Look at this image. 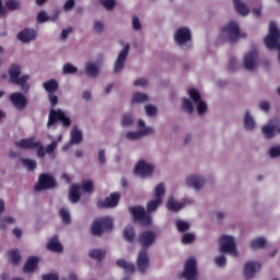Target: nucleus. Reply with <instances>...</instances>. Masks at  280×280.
<instances>
[{
    "instance_id": "obj_18",
    "label": "nucleus",
    "mask_w": 280,
    "mask_h": 280,
    "mask_svg": "<svg viewBox=\"0 0 280 280\" xmlns=\"http://www.w3.org/2000/svg\"><path fill=\"white\" fill-rule=\"evenodd\" d=\"M259 52L257 50H252L244 57V67L247 71H253L257 67V57Z\"/></svg>"
},
{
    "instance_id": "obj_17",
    "label": "nucleus",
    "mask_w": 280,
    "mask_h": 280,
    "mask_svg": "<svg viewBox=\"0 0 280 280\" xmlns=\"http://www.w3.org/2000/svg\"><path fill=\"white\" fill-rule=\"evenodd\" d=\"M138 242L142 248H150L156 242V234L152 231H144L139 235Z\"/></svg>"
},
{
    "instance_id": "obj_33",
    "label": "nucleus",
    "mask_w": 280,
    "mask_h": 280,
    "mask_svg": "<svg viewBox=\"0 0 280 280\" xmlns=\"http://www.w3.org/2000/svg\"><path fill=\"white\" fill-rule=\"evenodd\" d=\"M85 71L90 78H97V74L100 73L97 66L93 62H88L85 65Z\"/></svg>"
},
{
    "instance_id": "obj_47",
    "label": "nucleus",
    "mask_w": 280,
    "mask_h": 280,
    "mask_svg": "<svg viewBox=\"0 0 280 280\" xmlns=\"http://www.w3.org/2000/svg\"><path fill=\"white\" fill-rule=\"evenodd\" d=\"M100 3L103 4L105 10H114L116 5L115 0H100Z\"/></svg>"
},
{
    "instance_id": "obj_45",
    "label": "nucleus",
    "mask_w": 280,
    "mask_h": 280,
    "mask_svg": "<svg viewBox=\"0 0 280 280\" xmlns=\"http://www.w3.org/2000/svg\"><path fill=\"white\" fill-rule=\"evenodd\" d=\"M35 148L37 150V156L39 159H45V154H47V151H45V147H43V143L40 141H36Z\"/></svg>"
},
{
    "instance_id": "obj_50",
    "label": "nucleus",
    "mask_w": 280,
    "mask_h": 280,
    "mask_svg": "<svg viewBox=\"0 0 280 280\" xmlns=\"http://www.w3.org/2000/svg\"><path fill=\"white\" fill-rule=\"evenodd\" d=\"M132 121H133L132 116L130 114H125L122 116L121 126L124 127L130 126Z\"/></svg>"
},
{
    "instance_id": "obj_34",
    "label": "nucleus",
    "mask_w": 280,
    "mask_h": 280,
    "mask_svg": "<svg viewBox=\"0 0 280 280\" xmlns=\"http://www.w3.org/2000/svg\"><path fill=\"white\" fill-rule=\"evenodd\" d=\"M82 142V131L78 129V127H74L71 131V143H74L78 145Z\"/></svg>"
},
{
    "instance_id": "obj_42",
    "label": "nucleus",
    "mask_w": 280,
    "mask_h": 280,
    "mask_svg": "<svg viewBox=\"0 0 280 280\" xmlns=\"http://www.w3.org/2000/svg\"><path fill=\"white\" fill-rule=\"evenodd\" d=\"M93 189H95V187L93 186V182H91V180H83L82 182V190L85 194H93Z\"/></svg>"
},
{
    "instance_id": "obj_21",
    "label": "nucleus",
    "mask_w": 280,
    "mask_h": 280,
    "mask_svg": "<svg viewBox=\"0 0 280 280\" xmlns=\"http://www.w3.org/2000/svg\"><path fill=\"white\" fill-rule=\"evenodd\" d=\"M36 145L38 144L36 143L34 137L24 138L15 142V147L21 148L22 150H36Z\"/></svg>"
},
{
    "instance_id": "obj_32",
    "label": "nucleus",
    "mask_w": 280,
    "mask_h": 280,
    "mask_svg": "<svg viewBox=\"0 0 280 280\" xmlns=\"http://www.w3.org/2000/svg\"><path fill=\"white\" fill-rule=\"evenodd\" d=\"M9 259L13 266H19L21 264V253L19 249H11L9 252Z\"/></svg>"
},
{
    "instance_id": "obj_46",
    "label": "nucleus",
    "mask_w": 280,
    "mask_h": 280,
    "mask_svg": "<svg viewBox=\"0 0 280 280\" xmlns=\"http://www.w3.org/2000/svg\"><path fill=\"white\" fill-rule=\"evenodd\" d=\"M62 71L66 75L69 73H78V68L71 63H66L62 68Z\"/></svg>"
},
{
    "instance_id": "obj_23",
    "label": "nucleus",
    "mask_w": 280,
    "mask_h": 280,
    "mask_svg": "<svg viewBox=\"0 0 280 280\" xmlns=\"http://www.w3.org/2000/svg\"><path fill=\"white\" fill-rule=\"evenodd\" d=\"M154 132V129L152 128H144V130L140 131H129L126 133V139H129V141H137V139H141V137H145V135H152Z\"/></svg>"
},
{
    "instance_id": "obj_62",
    "label": "nucleus",
    "mask_w": 280,
    "mask_h": 280,
    "mask_svg": "<svg viewBox=\"0 0 280 280\" xmlns=\"http://www.w3.org/2000/svg\"><path fill=\"white\" fill-rule=\"evenodd\" d=\"M136 86H148V80L145 79H139L133 82Z\"/></svg>"
},
{
    "instance_id": "obj_11",
    "label": "nucleus",
    "mask_w": 280,
    "mask_h": 280,
    "mask_svg": "<svg viewBox=\"0 0 280 280\" xmlns=\"http://www.w3.org/2000/svg\"><path fill=\"white\" fill-rule=\"evenodd\" d=\"M188 95L190 100H192L194 104L197 105L198 115H205L207 113V103H205L200 97V92L196 89H190L188 91Z\"/></svg>"
},
{
    "instance_id": "obj_28",
    "label": "nucleus",
    "mask_w": 280,
    "mask_h": 280,
    "mask_svg": "<svg viewBox=\"0 0 280 280\" xmlns=\"http://www.w3.org/2000/svg\"><path fill=\"white\" fill-rule=\"evenodd\" d=\"M183 207H185V203H180L178 201H176V199H174V197H170L167 202H166V208L168 209V211H180V209H183Z\"/></svg>"
},
{
    "instance_id": "obj_48",
    "label": "nucleus",
    "mask_w": 280,
    "mask_h": 280,
    "mask_svg": "<svg viewBox=\"0 0 280 280\" xmlns=\"http://www.w3.org/2000/svg\"><path fill=\"white\" fill-rule=\"evenodd\" d=\"M196 240V236L191 233H186L182 237V244H191Z\"/></svg>"
},
{
    "instance_id": "obj_55",
    "label": "nucleus",
    "mask_w": 280,
    "mask_h": 280,
    "mask_svg": "<svg viewBox=\"0 0 280 280\" xmlns=\"http://www.w3.org/2000/svg\"><path fill=\"white\" fill-rule=\"evenodd\" d=\"M56 148H58V142L52 141L50 144L46 147V154H54Z\"/></svg>"
},
{
    "instance_id": "obj_6",
    "label": "nucleus",
    "mask_w": 280,
    "mask_h": 280,
    "mask_svg": "<svg viewBox=\"0 0 280 280\" xmlns=\"http://www.w3.org/2000/svg\"><path fill=\"white\" fill-rule=\"evenodd\" d=\"M222 34H228L230 38V43H235L240 40V38H246L245 33H240V25L237 22L230 21L224 27L221 28Z\"/></svg>"
},
{
    "instance_id": "obj_54",
    "label": "nucleus",
    "mask_w": 280,
    "mask_h": 280,
    "mask_svg": "<svg viewBox=\"0 0 280 280\" xmlns=\"http://www.w3.org/2000/svg\"><path fill=\"white\" fill-rule=\"evenodd\" d=\"M269 156H271V159H277V156H280V147H272L269 150Z\"/></svg>"
},
{
    "instance_id": "obj_60",
    "label": "nucleus",
    "mask_w": 280,
    "mask_h": 280,
    "mask_svg": "<svg viewBox=\"0 0 280 280\" xmlns=\"http://www.w3.org/2000/svg\"><path fill=\"white\" fill-rule=\"evenodd\" d=\"M259 107L264 113H268L270 110V103L262 101L260 102Z\"/></svg>"
},
{
    "instance_id": "obj_52",
    "label": "nucleus",
    "mask_w": 280,
    "mask_h": 280,
    "mask_svg": "<svg viewBox=\"0 0 280 280\" xmlns=\"http://www.w3.org/2000/svg\"><path fill=\"white\" fill-rule=\"evenodd\" d=\"M46 21H49V16L47 15V13L45 11H40L37 14V22L38 23H46Z\"/></svg>"
},
{
    "instance_id": "obj_13",
    "label": "nucleus",
    "mask_w": 280,
    "mask_h": 280,
    "mask_svg": "<svg viewBox=\"0 0 280 280\" xmlns=\"http://www.w3.org/2000/svg\"><path fill=\"white\" fill-rule=\"evenodd\" d=\"M137 266L141 275H145V270L150 268V257H148V249H141L138 254Z\"/></svg>"
},
{
    "instance_id": "obj_8",
    "label": "nucleus",
    "mask_w": 280,
    "mask_h": 280,
    "mask_svg": "<svg viewBox=\"0 0 280 280\" xmlns=\"http://www.w3.org/2000/svg\"><path fill=\"white\" fill-rule=\"evenodd\" d=\"M261 132L266 139H272L275 135H280V121L277 118L270 119L267 125L261 128Z\"/></svg>"
},
{
    "instance_id": "obj_40",
    "label": "nucleus",
    "mask_w": 280,
    "mask_h": 280,
    "mask_svg": "<svg viewBox=\"0 0 280 280\" xmlns=\"http://www.w3.org/2000/svg\"><path fill=\"white\" fill-rule=\"evenodd\" d=\"M59 215L63 224H71V214H69V210L61 208L59 211Z\"/></svg>"
},
{
    "instance_id": "obj_24",
    "label": "nucleus",
    "mask_w": 280,
    "mask_h": 280,
    "mask_svg": "<svg viewBox=\"0 0 280 280\" xmlns=\"http://www.w3.org/2000/svg\"><path fill=\"white\" fill-rule=\"evenodd\" d=\"M36 268H38V258L32 256L26 260L23 270L24 272L27 273V272H34Z\"/></svg>"
},
{
    "instance_id": "obj_41",
    "label": "nucleus",
    "mask_w": 280,
    "mask_h": 280,
    "mask_svg": "<svg viewBox=\"0 0 280 280\" xmlns=\"http://www.w3.org/2000/svg\"><path fill=\"white\" fill-rule=\"evenodd\" d=\"M5 8L11 11L19 10L21 2L19 0H7Z\"/></svg>"
},
{
    "instance_id": "obj_19",
    "label": "nucleus",
    "mask_w": 280,
    "mask_h": 280,
    "mask_svg": "<svg viewBox=\"0 0 280 280\" xmlns=\"http://www.w3.org/2000/svg\"><path fill=\"white\" fill-rule=\"evenodd\" d=\"M261 268V264L255 261H248L244 266L245 279H253L255 272Z\"/></svg>"
},
{
    "instance_id": "obj_26",
    "label": "nucleus",
    "mask_w": 280,
    "mask_h": 280,
    "mask_svg": "<svg viewBox=\"0 0 280 280\" xmlns=\"http://www.w3.org/2000/svg\"><path fill=\"white\" fill-rule=\"evenodd\" d=\"M116 266H118V268H122V270L128 275H132V272H135V264L128 262L125 259H118L116 261Z\"/></svg>"
},
{
    "instance_id": "obj_39",
    "label": "nucleus",
    "mask_w": 280,
    "mask_h": 280,
    "mask_svg": "<svg viewBox=\"0 0 280 280\" xmlns=\"http://www.w3.org/2000/svg\"><path fill=\"white\" fill-rule=\"evenodd\" d=\"M21 163L28 172H34L36 170V161L30 159H22Z\"/></svg>"
},
{
    "instance_id": "obj_44",
    "label": "nucleus",
    "mask_w": 280,
    "mask_h": 280,
    "mask_svg": "<svg viewBox=\"0 0 280 280\" xmlns=\"http://www.w3.org/2000/svg\"><path fill=\"white\" fill-rule=\"evenodd\" d=\"M183 108L186 113H194V104H191V101H189V98H183Z\"/></svg>"
},
{
    "instance_id": "obj_56",
    "label": "nucleus",
    "mask_w": 280,
    "mask_h": 280,
    "mask_svg": "<svg viewBox=\"0 0 280 280\" xmlns=\"http://www.w3.org/2000/svg\"><path fill=\"white\" fill-rule=\"evenodd\" d=\"M73 8H75V0H68L65 4H63V10L66 12H69V10H73Z\"/></svg>"
},
{
    "instance_id": "obj_22",
    "label": "nucleus",
    "mask_w": 280,
    "mask_h": 280,
    "mask_svg": "<svg viewBox=\"0 0 280 280\" xmlns=\"http://www.w3.org/2000/svg\"><path fill=\"white\" fill-rule=\"evenodd\" d=\"M18 38L21 40V43H31V40L36 39V31L32 28H25L18 34Z\"/></svg>"
},
{
    "instance_id": "obj_15",
    "label": "nucleus",
    "mask_w": 280,
    "mask_h": 280,
    "mask_svg": "<svg viewBox=\"0 0 280 280\" xmlns=\"http://www.w3.org/2000/svg\"><path fill=\"white\" fill-rule=\"evenodd\" d=\"M130 51V45L127 44L124 46L122 50L119 52L115 66H114V72L119 73V71L124 70L126 59L128 58V54Z\"/></svg>"
},
{
    "instance_id": "obj_2",
    "label": "nucleus",
    "mask_w": 280,
    "mask_h": 280,
    "mask_svg": "<svg viewBox=\"0 0 280 280\" xmlns=\"http://www.w3.org/2000/svg\"><path fill=\"white\" fill-rule=\"evenodd\" d=\"M9 75L11 84H15L16 86H21V90L27 93L30 91V84H27V80H30V75L24 74L21 75V66L11 65L9 68Z\"/></svg>"
},
{
    "instance_id": "obj_43",
    "label": "nucleus",
    "mask_w": 280,
    "mask_h": 280,
    "mask_svg": "<svg viewBox=\"0 0 280 280\" xmlns=\"http://www.w3.org/2000/svg\"><path fill=\"white\" fill-rule=\"evenodd\" d=\"M176 226L179 233H185V231H189V224L187 223V221L177 220Z\"/></svg>"
},
{
    "instance_id": "obj_31",
    "label": "nucleus",
    "mask_w": 280,
    "mask_h": 280,
    "mask_svg": "<svg viewBox=\"0 0 280 280\" xmlns=\"http://www.w3.org/2000/svg\"><path fill=\"white\" fill-rule=\"evenodd\" d=\"M89 257L91 259H95L96 261H102L104 257H106V250L104 249H92L89 253Z\"/></svg>"
},
{
    "instance_id": "obj_3",
    "label": "nucleus",
    "mask_w": 280,
    "mask_h": 280,
    "mask_svg": "<svg viewBox=\"0 0 280 280\" xmlns=\"http://www.w3.org/2000/svg\"><path fill=\"white\" fill-rule=\"evenodd\" d=\"M108 231H113V219L108 217L96 219L91 226L92 235L100 236Z\"/></svg>"
},
{
    "instance_id": "obj_58",
    "label": "nucleus",
    "mask_w": 280,
    "mask_h": 280,
    "mask_svg": "<svg viewBox=\"0 0 280 280\" xmlns=\"http://www.w3.org/2000/svg\"><path fill=\"white\" fill-rule=\"evenodd\" d=\"M98 161L101 165H104V163H106V151H104V149H101L98 152Z\"/></svg>"
},
{
    "instance_id": "obj_35",
    "label": "nucleus",
    "mask_w": 280,
    "mask_h": 280,
    "mask_svg": "<svg viewBox=\"0 0 280 280\" xmlns=\"http://www.w3.org/2000/svg\"><path fill=\"white\" fill-rule=\"evenodd\" d=\"M244 126L246 130H255V119L252 118L250 113L246 112L244 116Z\"/></svg>"
},
{
    "instance_id": "obj_5",
    "label": "nucleus",
    "mask_w": 280,
    "mask_h": 280,
    "mask_svg": "<svg viewBox=\"0 0 280 280\" xmlns=\"http://www.w3.org/2000/svg\"><path fill=\"white\" fill-rule=\"evenodd\" d=\"M179 279L198 280L197 260L195 257H190L186 260Z\"/></svg>"
},
{
    "instance_id": "obj_16",
    "label": "nucleus",
    "mask_w": 280,
    "mask_h": 280,
    "mask_svg": "<svg viewBox=\"0 0 280 280\" xmlns=\"http://www.w3.org/2000/svg\"><path fill=\"white\" fill-rule=\"evenodd\" d=\"M136 176H151L154 172V165L145 163V161L140 160L135 166Z\"/></svg>"
},
{
    "instance_id": "obj_20",
    "label": "nucleus",
    "mask_w": 280,
    "mask_h": 280,
    "mask_svg": "<svg viewBox=\"0 0 280 280\" xmlns=\"http://www.w3.org/2000/svg\"><path fill=\"white\" fill-rule=\"evenodd\" d=\"M186 183L188 187H192V189H202V185H205V177L200 175H191L187 177Z\"/></svg>"
},
{
    "instance_id": "obj_37",
    "label": "nucleus",
    "mask_w": 280,
    "mask_h": 280,
    "mask_svg": "<svg viewBox=\"0 0 280 280\" xmlns=\"http://www.w3.org/2000/svg\"><path fill=\"white\" fill-rule=\"evenodd\" d=\"M266 244H267L266 238L258 237V238L252 241L250 248L253 250H257V248H266Z\"/></svg>"
},
{
    "instance_id": "obj_14",
    "label": "nucleus",
    "mask_w": 280,
    "mask_h": 280,
    "mask_svg": "<svg viewBox=\"0 0 280 280\" xmlns=\"http://www.w3.org/2000/svg\"><path fill=\"white\" fill-rule=\"evenodd\" d=\"M120 198L121 195H119V192H113L109 195V197H106L104 201H98L97 206L101 209H115V207L119 205Z\"/></svg>"
},
{
    "instance_id": "obj_30",
    "label": "nucleus",
    "mask_w": 280,
    "mask_h": 280,
    "mask_svg": "<svg viewBox=\"0 0 280 280\" xmlns=\"http://www.w3.org/2000/svg\"><path fill=\"white\" fill-rule=\"evenodd\" d=\"M69 200L72 203L80 202V186H72L69 192Z\"/></svg>"
},
{
    "instance_id": "obj_7",
    "label": "nucleus",
    "mask_w": 280,
    "mask_h": 280,
    "mask_svg": "<svg viewBox=\"0 0 280 280\" xmlns=\"http://www.w3.org/2000/svg\"><path fill=\"white\" fill-rule=\"evenodd\" d=\"M220 250L222 253H229L233 257H237V245H235V238L229 235H222L219 238Z\"/></svg>"
},
{
    "instance_id": "obj_49",
    "label": "nucleus",
    "mask_w": 280,
    "mask_h": 280,
    "mask_svg": "<svg viewBox=\"0 0 280 280\" xmlns=\"http://www.w3.org/2000/svg\"><path fill=\"white\" fill-rule=\"evenodd\" d=\"M144 108L148 117H156L158 109L155 106L147 105Z\"/></svg>"
},
{
    "instance_id": "obj_38",
    "label": "nucleus",
    "mask_w": 280,
    "mask_h": 280,
    "mask_svg": "<svg viewBox=\"0 0 280 280\" xmlns=\"http://www.w3.org/2000/svg\"><path fill=\"white\" fill-rule=\"evenodd\" d=\"M124 237L127 242H135V228L126 226L124 229Z\"/></svg>"
},
{
    "instance_id": "obj_1",
    "label": "nucleus",
    "mask_w": 280,
    "mask_h": 280,
    "mask_svg": "<svg viewBox=\"0 0 280 280\" xmlns=\"http://www.w3.org/2000/svg\"><path fill=\"white\" fill-rule=\"evenodd\" d=\"M163 196H165V185L161 183L155 187V199L147 203V211L141 206L130 207L129 213H131L133 222H139L142 226H150L152 224V212L163 205Z\"/></svg>"
},
{
    "instance_id": "obj_12",
    "label": "nucleus",
    "mask_w": 280,
    "mask_h": 280,
    "mask_svg": "<svg viewBox=\"0 0 280 280\" xmlns=\"http://www.w3.org/2000/svg\"><path fill=\"white\" fill-rule=\"evenodd\" d=\"M174 40L176 45L182 47V45H185V43H189V40H191V31H189L188 27H179L175 32Z\"/></svg>"
},
{
    "instance_id": "obj_9",
    "label": "nucleus",
    "mask_w": 280,
    "mask_h": 280,
    "mask_svg": "<svg viewBox=\"0 0 280 280\" xmlns=\"http://www.w3.org/2000/svg\"><path fill=\"white\" fill-rule=\"evenodd\" d=\"M56 187V179L48 174H42L38 183L35 186V191H43V189H54Z\"/></svg>"
},
{
    "instance_id": "obj_61",
    "label": "nucleus",
    "mask_w": 280,
    "mask_h": 280,
    "mask_svg": "<svg viewBox=\"0 0 280 280\" xmlns=\"http://www.w3.org/2000/svg\"><path fill=\"white\" fill-rule=\"evenodd\" d=\"M71 32H73V28H71V27L63 28L61 32V39L66 40V38L69 36V34H71Z\"/></svg>"
},
{
    "instance_id": "obj_10",
    "label": "nucleus",
    "mask_w": 280,
    "mask_h": 280,
    "mask_svg": "<svg viewBox=\"0 0 280 280\" xmlns=\"http://www.w3.org/2000/svg\"><path fill=\"white\" fill-rule=\"evenodd\" d=\"M9 100L16 110H25V108H27V97L23 93H12Z\"/></svg>"
},
{
    "instance_id": "obj_36",
    "label": "nucleus",
    "mask_w": 280,
    "mask_h": 280,
    "mask_svg": "<svg viewBox=\"0 0 280 280\" xmlns=\"http://www.w3.org/2000/svg\"><path fill=\"white\" fill-rule=\"evenodd\" d=\"M149 97L143 93H133L131 98V104H143V102H148Z\"/></svg>"
},
{
    "instance_id": "obj_4",
    "label": "nucleus",
    "mask_w": 280,
    "mask_h": 280,
    "mask_svg": "<svg viewBox=\"0 0 280 280\" xmlns=\"http://www.w3.org/2000/svg\"><path fill=\"white\" fill-rule=\"evenodd\" d=\"M60 121L65 128H69L71 126V118L67 117L62 109H50L48 115L47 128H51V126H56V122Z\"/></svg>"
},
{
    "instance_id": "obj_63",
    "label": "nucleus",
    "mask_w": 280,
    "mask_h": 280,
    "mask_svg": "<svg viewBox=\"0 0 280 280\" xmlns=\"http://www.w3.org/2000/svg\"><path fill=\"white\" fill-rule=\"evenodd\" d=\"M43 280H59L58 275L48 273L43 276Z\"/></svg>"
},
{
    "instance_id": "obj_59",
    "label": "nucleus",
    "mask_w": 280,
    "mask_h": 280,
    "mask_svg": "<svg viewBox=\"0 0 280 280\" xmlns=\"http://www.w3.org/2000/svg\"><path fill=\"white\" fill-rule=\"evenodd\" d=\"M48 100L51 106H56L58 104V96L54 93L48 94Z\"/></svg>"
},
{
    "instance_id": "obj_25",
    "label": "nucleus",
    "mask_w": 280,
    "mask_h": 280,
    "mask_svg": "<svg viewBox=\"0 0 280 280\" xmlns=\"http://www.w3.org/2000/svg\"><path fill=\"white\" fill-rule=\"evenodd\" d=\"M48 250H51L52 253H62V244L58 241V237L54 236L49 240L47 244Z\"/></svg>"
},
{
    "instance_id": "obj_27",
    "label": "nucleus",
    "mask_w": 280,
    "mask_h": 280,
    "mask_svg": "<svg viewBox=\"0 0 280 280\" xmlns=\"http://www.w3.org/2000/svg\"><path fill=\"white\" fill-rule=\"evenodd\" d=\"M233 3L237 14H240L241 16H247V14L250 12L248 10V7L244 4V2L240 0H233Z\"/></svg>"
},
{
    "instance_id": "obj_29",
    "label": "nucleus",
    "mask_w": 280,
    "mask_h": 280,
    "mask_svg": "<svg viewBox=\"0 0 280 280\" xmlns=\"http://www.w3.org/2000/svg\"><path fill=\"white\" fill-rule=\"evenodd\" d=\"M43 86L45 91L48 92V95L51 93H56V91H58V81L51 79L49 81L44 82Z\"/></svg>"
},
{
    "instance_id": "obj_57",
    "label": "nucleus",
    "mask_w": 280,
    "mask_h": 280,
    "mask_svg": "<svg viewBox=\"0 0 280 280\" xmlns=\"http://www.w3.org/2000/svg\"><path fill=\"white\" fill-rule=\"evenodd\" d=\"M132 28L138 32V30H141V22L139 21V18L135 15L132 18Z\"/></svg>"
},
{
    "instance_id": "obj_51",
    "label": "nucleus",
    "mask_w": 280,
    "mask_h": 280,
    "mask_svg": "<svg viewBox=\"0 0 280 280\" xmlns=\"http://www.w3.org/2000/svg\"><path fill=\"white\" fill-rule=\"evenodd\" d=\"M217 266L222 268L223 266H226V256L225 255H220L214 259Z\"/></svg>"
},
{
    "instance_id": "obj_53",
    "label": "nucleus",
    "mask_w": 280,
    "mask_h": 280,
    "mask_svg": "<svg viewBox=\"0 0 280 280\" xmlns=\"http://www.w3.org/2000/svg\"><path fill=\"white\" fill-rule=\"evenodd\" d=\"M94 32H96V34H102V32H104V23L94 21Z\"/></svg>"
},
{
    "instance_id": "obj_64",
    "label": "nucleus",
    "mask_w": 280,
    "mask_h": 280,
    "mask_svg": "<svg viewBox=\"0 0 280 280\" xmlns=\"http://www.w3.org/2000/svg\"><path fill=\"white\" fill-rule=\"evenodd\" d=\"M82 97H83V100H84L85 102H89V100H91V92L84 91V92L82 93Z\"/></svg>"
}]
</instances>
